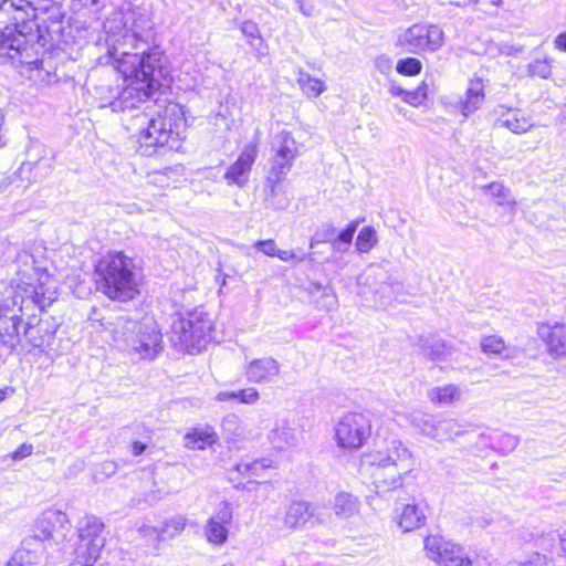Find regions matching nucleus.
<instances>
[{
	"label": "nucleus",
	"instance_id": "43",
	"mask_svg": "<svg viewBox=\"0 0 566 566\" xmlns=\"http://www.w3.org/2000/svg\"><path fill=\"white\" fill-rule=\"evenodd\" d=\"M505 348V343L502 337L496 335L486 336L481 342V349L486 354H501Z\"/></svg>",
	"mask_w": 566,
	"mask_h": 566
},
{
	"label": "nucleus",
	"instance_id": "52",
	"mask_svg": "<svg viewBox=\"0 0 566 566\" xmlns=\"http://www.w3.org/2000/svg\"><path fill=\"white\" fill-rule=\"evenodd\" d=\"M241 31L242 33L248 38L250 39V44L251 45H254L253 43V40H259V42H262V39L260 36V33H259V28L256 25V23L252 22V21H244L242 24H241Z\"/></svg>",
	"mask_w": 566,
	"mask_h": 566
},
{
	"label": "nucleus",
	"instance_id": "63",
	"mask_svg": "<svg viewBox=\"0 0 566 566\" xmlns=\"http://www.w3.org/2000/svg\"><path fill=\"white\" fill-rule=\"evenodd\" d=\"M406 90L399 87V86H391L390 87V93L392 96H405L406 95Z\"/></svg>",
	"mask_w": 566,
	"mask_h": 566
},
{
	"label": "nucleus",
	"instance_id": "11",
	"mask_svg": "<svg viewBox=\"0 0 566 566\" xmlns=\"http://www.w3.org/2000/svg\"><path fill=\"white\" fill-rule=\"evenodd\" d=\"M443 35L442 29L436 24L416 23L399 35L398 44L413 54L434 52L442 46Z\"/></svg>",
	"mask_w": 566,
	"mask_h": 566
},
{
	"label": "nucleus",
	"instance_id": "33",
	"mask_svg": "<svg viewBox=\"0 0 566 566\" xmlns=\"http://www.w3.org/2000/svg\"><path fill=\"white\" fill-rule=\"evenodd\" d=\"M429 397L433 403L450 405L459 399L460 391L454 385H446L431 389Z\"/></svg>",
	"mask_w": 566,
	"mask_h": 566
},
{
	"label": "nucleus",
	"instance_id": "49",
	"mask_svg": "<svg viewBox=\"0 0 566 566\" xmlns=\"http://www.w3.org/2000/svg\"><path fill=\"white\" fill-rule=\"evenodd\" d=\"M275 256L279 258L281 261H284V262H303L306 259H308L311 261L314 260L313 259V253L297 254V253H295L293 251L281 250V249H277V252H276Z\"/></svg>",
	"mask_w": 566,
	"mask_h": 566
},
{
	"label": "nucleus",
	"instance_id": "32",
	"mask_svg": "<svg viewBox=\"0 0 566 566\" xmlns=\"http://www.w3.org/2000/svg\"><path fill=\"white\" fill-rule=\"evenodd\" d=\"M437 418L438 416H432L423 412H415L411 416V423L415 428H417L423 436H427L432 439V437H437Z\"/></svg>",
	"mask_w": 566,
	"mask_h": 566
},
{
	"label": "nucleus",
	"instance_id": "39",
	"mask_svg": "<svg viewBox=\"0 0 566 566\" xmlns=\"http://www.w3.org/2000/svg\"><path fill=\"white\" fill-rule=\"evenodd\" d=\"M422 352L426 356H428L432 360H443L446 357V345L444 343L436 337L427 338L422 346Z\"/></svg>",
	"mask_w": 566,
	"mask_h": 566
},
{
	"label": "nucleus",
	"instance_id": "4",
	"mask_svg": "<svg viewBox=\"0 0 566 566\" xmlns=\"http://www.w3.org/2000/svg\"><path fill=\"white\" fill-rule=\"evenodd\" d=\"M361 468L368 472L376 493L385 494L402 485V478L413 468V459L401 441L392 439L385 449L364 454Z\"/></svg>",
	"mask_w": 566,
	"mask_h": 566
},
{
	"label": "nucleus",
	"instance_id": "8",
	"mask_svg": "<svg viewBox=\"0 0 566 566\" xmlns=\"http://www.w3.org/2000/svg\"><path fill=\"white\" fill-rule=\"evenodd\" d=\"M77 536L74 549L76 564L94 565L106 542L104 523L94 515H87L78 522Z\"/></svg>",
	"mask_w": 566,
	"mask_h": 566
},
{
	"label": "nucleus",
	"instance_id": "56",
	"mask_svg": "<svg viewBox=\"0 0 566 566\" xmlns=\"http://www.w3.org/2000/svg\"><path fill=\"white\" fill-rule=\"evenodd\" d=\"M33 452V446L29 443H22L13 453H12V460L19 461L22 460L29 455H31Z\"/></svg>",
	"mask_w": 566,
	"mask_h": 566
},
{
	"label": "nucleus",
	"instance_id": "37",
	"mask_svg": "<svg viewBox=\"0 0 566 566\" xmlns=\"http://www.w3.org/2000/svg\"><path fill=\"white\" fill-rule=\"evenodd\" d=\"M560 535L556 531L542 532L541 534L531 533L528 536H524L525 541H534L535 545H537L543 551H553L556 546V543H560Z\"/></svg>",
	"mask_w": 566,
	"mask_h": 566
},
{
	"label": "nucleus",
	"instance_id": "12",
	"mask_svg": "<svg viewBox=\"0 0 566 566\" xmlns=\"http://www.w3.org/2000/svg\"><path fill=\"white\" fill-rule=\"evenodd\" d=\"M182 118L172 122L167 115L150 118L147 128L140 132L139 142L146 147H164L179 139Z\"/></svg>",
	"mask_w": 566,
	"mask_h": 566
},
{
	"label": "nucleus",
	"instance_id": "31",
	"mask_svg": "<svg viewBox=\"0 0 566 566\" xmlns=\"http://www.w3.org/2000/svg\"><path fill=\"white\" fill-rule=\"evenodd\" d=\"M297 83L302 92L312 98H316L326 90V85L323 81L312 77L305 72H300Z\"/></svg>",
	"mask_w": 566,
	"mask_h": 566
},
{
	"label": "nucleus",
	"instance_id": "44",
	"mask_svg": "<svg viewBox=\"0 0 566 566\" xmlns=\"http://www.w3.org/2000/svg\"><path fill=\"white\" fill-rule=\"evenodd\" d=\"M527 71L531 76L541 78H548L552 73V66L548 60H535L527 65Z\"/></svg>",
	"mask_w": 566,
	"mask_h": 566
},
{
	"label": "nucleus",
	"instance_id": "7",
	"mask_svg": "<svg viewBox=\"0 0 566 566\" xmlns=\"http://www.w3.org/2000/svg\"><path fill=\"white\" fill-rule=\"evenodd\" d=\"M212 322L202 310L188 312L187 316L174 318L170 326V340L192 354L200 352L211 338Z\"/></svg>",
	"mask_w": 566,
	"mask_h": 566
},
{
	"label": "nucleus",
	"instance_id": "28",
	"mask_svg": "<svg viewBox=\"0 0 566 566\" xmlns=\"http://www.w3.org/2000/svg\"><path fill=\"white\" fill-rule=\"evenodd\" d=\"M426 521L424 513L416 504H406L398 516V525L403 532L420 527Z\"/></svg>",
	"mask_w": 566,
	"mask_h": 566
},
{
	"label": "nucleus",
	"instance_id": "3",
	"mask_svg": "<svg viewBox=\"0 0 566 566\" xmlns=\"http://www.w3.org/2000/svg\"><path fill=\"white\" fill-rule=\"evenodd\" d=\"M45 304L44 286L38 281H20L7 289L0 298V343L14 348L20 339V324L24 321V314Z\"/></svg>",
	"mask_w": 566,
	"mask_h": 566
},
{
	"label": "nucleus",
	"instance_id": "61",
	"mask_svg": "<svg viewBox=\"0 0 566 566\" xmlns=\"http://www.w3.org/2000/svg\"><path fill=\"white\" fill-rule=\"evenodd\" d=\"M216 399L218 401L237 400V391H220Z\"/></svg>",
	"mask_w": 566,
	"mask_h": 566
},
{
	"label": "nucleus",
	"instance_id": "10",
	"mask_svg": "<svg viewBox=\"0 0 566 566\" xmlns=\"http://www.w3.org/2000/svg\"><path fill=\"white\" fill-rule=\"evenodd\" d=\"M371 434V420L368 412H347L335 427L337 446L345 450L361 448Z\"/></svg>",
	"mask_w": 566,
	"mask_h": 566
},
{
	"label": "nucleus",
	"instance_id": "35",
	"mask_svg": "<svg viewBox=\"0 0 566 566\" xmlns=\"http://www.w3.org/2000/svg\"><path fill=\"white\" fill-rule=\"evenodd\" d=\"M223 434L229 440H238L244 434V426L239 416L234 413L227 415L221 423Z\"/></svg>",
	"mask_w": 566,
	"mask_h": 566
},
{
	"label": "nucleus",
	"instance_id": "58",
	"mask_svg": "<svg viewBox=\"0 0 566 566\" xmlns=\"http://www.w3.org/2000/svg\"><path fill=\"white\" fill-rule=\"evenodd\" d=\"M101 473L105 474L106 476H112L117 471V464L113 461H104L99 465Z\"/></svg>",
	"mask_w": 566,
	"mask_h": 566
},
{
	"label": "nucleus",
	"instance_id": "64",
	"mask_svg": "<svg viewBox=\"0 0 566 566\" xmlns=\"http://www.w3.org/2000/svg\"><path fill=\"white\" fill-rule=\"evenodd\" d=\"M560 548L566 556V532L560 535Z\"/></svg>",
	"mask_w": 566,
	"mask_h": 566
},
{
	"label": "nucleus",
	"instance_id": "59",
	"mask_svg": "<svg viewBox=\"0 0 566 566\" xmlns=\"http://www.w3.org/2000/svg\"><path fill=\"white\" fill-rule=\"evenodd\" d=\"M146 448V443L142 441H134L130 446V452L133 455L138 457L145 452Z\"/></svg>",
	"mask_w": 566,
	"mask_h": 566
},
{
	"label": "nucleus",
	"instance_id": "9",
	"mask_svg": "<svg viewBox=\"0 0 566 566\" xmlns=\"http://www.w3.org/2000/svg\"><path fill=\"white\" fill-rule=\"evenodd\" d=\"M401 287L394 282L379 266H369L358 280V294L376 308H385L394 294Z\"/></svg>",
	"mask_w": 566,
	"mask_h": 566
},
{
	"label": "nucleus",
	"instance_id": "41",
	"mask_svg": "<svg viewBox=\"0 0 566 566\" xmlns=\"http://www.w3.org/2000/svg\"><path fill=\"white\" fill-rule=\"evenodd\" d=\"M266 208L284 209L287 207V198L277 185H272L264 199Z\"/></svg>",
	"mask_w": 566,
	"mask_h": 566
},
{
	"label": "nucleus",
	"instance_id": "29",
	"mask_svg": "<svg viewBox=\"0 0 566 566\" xmlns=\"http://www.w3.org/2000/svg\"><path fill=\"white\" fill-rule=\"evenodd\" d=\"M359 502L350 493H338L334 502L335 514L342 518H348L358 513Z\"/></svg>",
	"mask_w": 566,
	"mask_h": 566
},
{
	"label": "nucleus",
	"instance_id": "53",
	"mask_svg": "<svg viewBox=\"0 0 566 566\" xmlns=\"http://www.w3.org/2000/svg\"><path fill=\"white\" fill-rule=\"evenodd\" d=\"M517 444H518L517 437L510 434V433H504V434L500 436L499 446H500V449L504 453H509V452L513 451L517 447Z\"/></svg>",
	"mask_w": 566,
	"mask_h": 566
},
{
	"label": "nucleus",
	"instance_id": "26",
	"mask_svg": "<svg viewBox=\"0 0 566 566\" xmlns=\"http://www.w3.org/2000/svg\"><path fill=\"white\" fill-rule=\"evenodd\" d=\"M104 31L107 34L106 42L108 49H112L114 45L120 46V42L125 33H134L128 30L126 23L124 22L123 12H114L113 18H107L103 24Z\"/></svg>",
	"mask_w": 566,
	"mask_h": 566
},
{
	"label": "nucleus",
	"instance_id": "23",
	"mask_svg": "<svg viewBox=\"0 0 566 566\" xmlns=\"http://www.w3.org/2000/svg\"><path fill=\"white\" fill-rule=\"evenodd\" d=\"M232 520V512L229 504L224 503L216 515L211 516L206 525L207 539L214 544L221 545L228 538V530L226 524Z\"/></svg>",
	"mask_w": 566,
	"mask_h": 566
},
{
	"label": "nucleus",
	"instance_id": "5",
	"mask_svg": "<svg viewBox=\"0 0 566 566\" xmlns=\"http://www.w3.org/2000/svg\"><path fill=\"white\" fill-rule=\"evenodd\" d=\"M96 289L106 297L128 302L139 294L140 269L123 252L107 253L95 265Z\"/></svg>",
	"mask_w": 566,
	"mask_h": 566
},
{
	"label": "nucleus",
	"instance_id": "48",
	"mask_svg": "<svg viewBox=\"0 0 566 566\" xmlns=\"http://www.w3.org/2000/svg\"><path fill=\"white\" fill-rule=\"evenodd\" d=\"M506 566H549L548 565V558L544 554L534 553L530 556L527 560L524 562H517L513 560L510 562Z\"/></svg>",
	"mask_w": 566,
	"mask_h": 566
},
{
	"label": "nucleus",
	"instance_id": "13",
	"mask_svg": "<svg viewBox=\"0 0 566 566\" xmlns=\"http://www.w3.org/2000/svg\"><path fill=\"white\" fill-rule=\"evenodd\" d=\"M53 300L45 296V305L31 310L29 314H24L27 319L23 327V336L34 348H40L50 343L56 333L57 324L53 319L38 318V313H42L52 304Z\"/></svg>",
	"mask_w": 566,
	"mask_h": 566
},
{
	"label": "nucleus",
	"instance_id": "24",
	"mask_svg": "<svg viewBox=\"0 0 566 566\" xmlns=\"http://www.w3.org/2000/svg\"><path fill=\"white\" fill-rule=\"evenodd\" d=\"M485 98L484 85L481 78H473L469 82L463 98L460 101V109L464 117L476 112Z\"/></svg>",
	"mask_w": 566,
	"mask_h": 566
},
{
	"label": "nucleus",
	"instance_id": "50",
	"mask_svg": "<svg viewBox=\"0 0 566 566\" xmlns=\"http://www.w3.org/2000/svg\"><path fill=\"white\" fill-rule=\"evenodd\" d=\"M485 189L496 199V205L503 206L506 202L507 190L502 184L491 182Z\"/></svg>",
	"mask_w": 566,
	"mask_h": 566
},
{
	"label": "nucleus",
	"instance_id": "2",
	"mask_svg": "<svg viewBox=\"0 0 566 566\" xmlns=\"http://www.w3.org/2000/svg\"><path fill=\"white\" fill-rule=\"evenodd\" d=\"M113 66L127 82L139 81L159 88L169 74L167 57L159 48H148L136 33H125L120 46L108 49Z\"/></svg>",
	"mask_w": 566,
	"mask_h": 566
},
{
	"label": "nucleus",
	"instance_id": "1",
	"mask_svg": "<svg viewBox=\"0 0 566 566\" xmlns=\"http://www.w3.org/2000/svg\"><path fill=\"white\" fill-rule=\"evenodd\" d=\"M40 8L31 0H0V59L13 66L40 69L38 57L46 44L42 28L59 32L62 29L63 14L52 7L48 19L40 17Z\"/></svg>",
	"mask_w": 566,
	"mask_h": 566
},
{
	"label": "nucleus",
	"instance_id": "21",
	"mask_svg": "<svg viewBox=\"0 0 566 566\" xmlns=\"http://www.w3.org/2000/svg\"><path fill=\"white\" fill-rule=\"evenodd\" d=\"M280 364L272 357L251 360L245 367V377L250 382L270 384L280 375Z\"/></svg>",
	"mask_w": 566,
	"mask_h": 566
},
{
	"label": "nucleus",
	"instance_id": "55",
	"mask_svg": "<svg viewBox=\"0 0 566 566\" xmlns=\"http://www.w3.org/2000/svg\"><path fill=\"white\" fill-rule=\"evenodd\" d=\"M254 247L258 251L262 252L263 254L268 256H275L277 252V247L275 244V241L272 239L269 240H259L255 242Z\"/></svg>",
	"mask_w": 566,
	"mask_h": 566
},
{
	"label": "nucleus",
	"instance_id": "22",
	"mask_svg": "<svg viewBox=\"0 0 566 566\" xmlns=\"http://www.w3.org/2000/svg\"><path fill=\"white\" fill-rule=\"evenodd\" d=\"M537 334L545 342L552 355H566V324H539Z\"/></svg>",
	"mask_w": 566,
	"mask_h": 566
},
{
	"label": "nucleus",
	"instance_id": "57",
	"mask_svg": "<svg viewBox=\"0 0 566 566\" xmlns=\"http://www.w3.org/2000/svg\"><path fill=\"white\" fill-rule=\"evenodd\" d=\"M298 7L300 12L305 17H313L315 14V6L312 1L294 0Z\"/></svg>",
	"mask_w": 566,
	"mask_h": 566
},
{
	"label": "nucleus",
	"instance_id": "20",
	"mask_svg": "<svg viewBox=\"0 0 566 566\" xmlns=\"http://www.w3.org/2000/svg\"><path fill=\"white\" fill-rule=\"evenodd\" d=\"M48 545L34 535L24 538L21 547L18 548L13 556L8 560L7 566H31L39 564Z\"/></svg>",
	"mask_w": 566,
	"mask_h": 566
},
{
	"label": "nucleus",
	"instance_id": "17",
	"mask_svg": "<svg viewBox=\"0 0 566 566\" xmlns=\"http://www.w3.org/2000/svg\"><path fill=\"white\" fill-rule=\"evenodd\" d=\"M158 90L155 84H143L139 81L128 82L107 106L115 113L132 111L151 99Z\"/></svg>",
	"mask_w": 566,
	"mask_h": 566
},
{
	"label": "nucleus",
	"instance_id": "16",
	"mask_svg": "<svg viewBox=\"0 0 566 566\" xmlns=\"http://www.w3.org/2000/svg\"><path fill=\"white\" fill-rule=\"evenodd\" d=\"M69 526L70 521L65 513L48 510L38 518L34 536L43 541L48 547H51L52 543L59 545L66 537Z\"/></svg>",
	"mask_w": 566,
	"mask_h": 566
},
{
	"label": "nucleus",
	"instance_id": "46",
	"mask_svg": "<svg viewBox=\"0 0 566 566\" xmlns=\"http://www.w3.org/2000/svg\"><path fill=\"white\" fill-rule=\"evenodd\" d=\"M316 291L322 293L321 301H317L318 306L326 311L332 310L336 305V296L331 289L324 287L321 284H315Z\"/></svg>",
	"mask_w": 566,
	"mask_h": 566
},
{
	"label": "nucleus",
	"instance_id": "40",
	"mask_svg": "<svg viewBox=\"0 0 566 566\" xmlns=\"http://www.w3.org/2000/svg\"><path fill=\"white\" fill-rule=\"evenodd\" d=\"M422 70V63L416 57L400 59L396 64V71L405 76L418 75Z\"/></svg>",
	"mask_w": 566,
	"mask_h": 566
},
{
	"label": "nucleus",
	"instance_id": "15",
	"mask_svg": "<svg viewBox=\"0 0 566 566\" xmlns=\"http://www.w3.org/2000/svg\"><path fill=\"white\" fill-rule=\"evenodd\" d=\"M324 514L317 505H311L306 501H293L286 509L283 525L290 531H304L324 523Z\"/></svg>",
	"mask_w": 566,
	"mask_h": 566
},
{
	"label": "nucleus",
	"instance_id": "45",
	"mask_svg": "<svg viewBox=\"0 0 566 566\" xmlns=\"http://www.w3.org/2000/svg\"><path fill=\"white\" fill-rule=\"evenodd\" d=\"M335 228L332 224H325L321 230H317L315 234L311 238L310 248H315L316 244L333 242L335 238Z\"/></svg>",
	"mask_w": 566,
	"mask_h": 566
},
{
	"label": "nucleus",
	"instance_id": "18",
	"mask_svg": "<svg viewBox=\"0 0 566 566\" xmlns=\"http://www.w3.org/2000/svg\"><path fill=\"white\" fill-rule=\"evenodd\" d=\"M273 148L275 156L272 164V172L277 180L283 179L292 167L293 160L300 155V145L289 132L276 135Z\"/></svg>",
	"mask_w": 566,
	"mask_h": 566
},
{
	"label": "nucleus",
	"instance_id": "25",
	"mask_svg": "<svg viewBox=\"0 0 566 566\" xmlns=\"http://www.w3.org/2000/svg\"><path fill=\"white\" fill-rule=\"evenodd\" d=\"M186 524V517L176 515L166 520L160 527L143 526L139 532L144 535L156 534L159 539H167L179 535L185 530Z\"/></svg>",
	"mask_w": 566,
	"mask_h": 566
},
{
	"label": "nucleus",
	"instance_id": "27",
	"mask_svg": "<svg viewBox=\"0 0 566 566\" xmlns=\"http://www.w3.org/2000/svg\"><path fill=\"white\" fill-rule=\"evenodd\" d=\"M269 438L277 450H284L297 443L296 430L291 428L285 421L277 422L270 432Z\"/></svg>",
	"mask_w": 566,
	"mask_h": 566
},
{
	"label": "nucleus",
	"instance_id": "34",
	"mask_svg": "<svg viewBox=\"0 0 566 566\" xmlns=\"http://www.w3.org/2000/svg\"><path fill=\"white\" fill-rule=\"evenodd\" d=\"M269 467L270 460L260 459L253 461H241L235 465V470L242 476H245L249 479V481H252L253 478L261 476L262 472L266 470Z\"/></svg>",
	"mask_w": 566,
	"mask_h": 566
},
{
	"label": "nucleus",
	"instance_id": "36",
	"mask_svg": "<svg viewBox=\"0 0 566 566\" xmlns=\"http://www.w3.org/2000/svg\"><path fill=\"white\" fill-rule=\"evenodd\" d=\"M186 446L190 449L201 450L214 443L216 434L209 430H196L186 436Z\"/></svg>",
	"mask_w": 566,
	"mask_h": 566
},
{
	"label": "nucleus",
	"instance_id": "6",
	"mask_svg": "<svg viewBox=\"0 0 566 566\" xmlns=\"http://www.w3.org/2000/svg\"><path fill=\"white\" fill-rule=\"evenodd\" d=\"M117 346L140 358H155L161 349V334L153 325L142 324L128 315H119L112 323Z\"/></svg>",
	"mask_w": 566,
	"mask_h": 566
},
{
	"label": "nucleus",
	"instance_id": "30",
	"mask_svg": "<svg viewBox=\"0 0 566 566\" xmlns=\"http://www.w3.org/2000/svg\"><path fill=\"white\" fill-rule=\"evenodd\" d=\"M436 428L438 436L432 437V439L437 441L450 440L463 432L461 426L455 420L442 418L440 416L437 418Z\"/></svg>",
	"mask_w": 566,
	"mask_h": 566
},
{
	"label": "nucleus",
	"instance_id": "14",
	"mask_svg": "<svg viewBox=\"0 0 566 566\" xmlns=\"http://www.w3.org/2000/svg\"><path fill=\"white\" fill-rule=\"evenodd\" d=\"M424 549L428 557L441 566H471L472 564L461 546L441 536H427Z\"/></svg>",
	"mask_w": 566,
	"mask_h": 566
},
{
	"label": "nucleus",
	"instance_id": "19",
	"mask_svg": "<svg viewBox=\"0 0 566 566\" xmlns=\"http://www.w3.org/2000/svg\"><path fill=\"white\" fill-rule=\"evenodd\" d=\"M258 148L255 144H249L239 155L238 159L227 169L224 179L228 185H235L243 188L248 180L251 168L256 158Z\"/></svg>",
	"mask_w": 566,
	"mask_h": 566
},
{
	"label": "nucleus",
	"instance_id": "60",
	"mask_svg": "<svg viewBox=\"0 0 566 566\" xmlns=\"http://www.w3.org/2000/svg\"><path fill=\"white\" fill-rule=\"evenodd\" d=\"M554 44L556 49L566 52V31L555 38Z\"/></svg>",
	"mask_w": 566,
	"mask_h": 566
},
{
	"label": "nucleus",
	"instance_id": "62",
	"mask_svg": "<svg viewBox=\"0 0 566 566\" xmlns=\"http://www.w3.org/2000/svg\"><path fill=\"white\" fill-rule=\"evenodd\" d=\"M332 247H333L334 251H336L338 253H345L350 245H348L346 243H342L340 241L334 239L332 242Z\"/></svg>",
	"mask_w": 566,
	"mask_h": 566
},
{
	"label": "nucleus",
	"instance_id": "47",
	"mask_svg": "<svg viewBox=\"0 0 566 566\" xmlns=\"http://www.w3.org/2000/svg\"><path fill=\"white\" fill-rule=\"evenodd\" d=\"M427 99V86H418L413 91H407L403 101L412 106H418Z\"/></svg>",
	"mask_w": 566,
	"mask_h": 566
},
{
	"label": "nucleus",
	"instance_id": "51",
	"mask_svg": "<svg viewBox=\"0 0 566 566\" xmlns=\"http://www.w3.org/2000/svg\"><path fill=\"white\" fill-rule=\"evenodd\" d=\"M260 398V394L255 388H245L237 391V400L244 405H254Z\"/></svg>",
	"mask_w": 566,
	"mask_h": 566
},
{
	"label": "nucleus",
	"instance_id": "42",
	"mask_svg": "<svg viewBox=\"0 0 566 566\" xmlns=\"http://www.w3.org/2000/svg\"><path fill=\"white\" fill-rule=\"evenodd\" d=\"M501 123L514 134L525 133L532 127V124L525 117H517L515 113L511 117L501 120Z\"/></svg>",
	"mask_w": 566,
	"mask_h": 566
},
{
	"label": "nucleus",
	"instance_id": "54",
	"mask_svg": "<svg viewBox=\"0 0 566 566\" xmlns=\"http://www.w3.org/2000/svg\"><path fill=\"white\" fill-rule=\"evenodd\" d=\"M357 227V221L350 222L344 230H342L337 235H335L334 239L340 241L342 243L350 245Z\"/></svg>",
	"mask_w": 566,
	"mask_h": 566
},
{
	"label": "nucleus",
	"instance_id": "38",
	"mask_svg": "<svg viewBox=\"0 0 566 566\" xmlns=\"http://www.w3.org/2000/svg\"><path fill=\"white\" fill-rule=\"evenodd\" d=\"M377 243V233L373 227H364L360 229L356 238V249L359 253L369 252Z\"/></svg>",
	"mask_w": 566,
	"mask_h": 566
}]
</instances>
